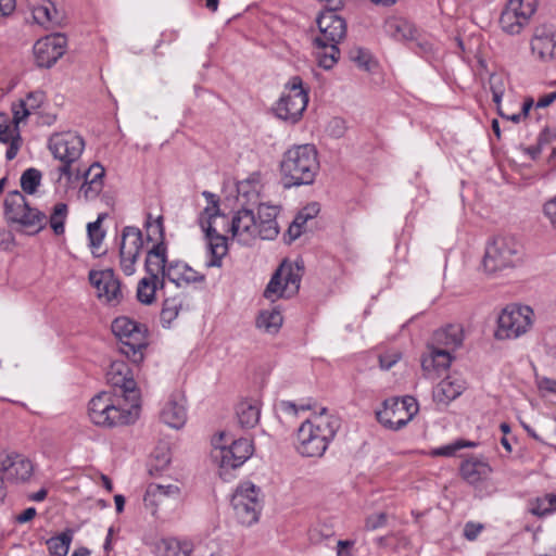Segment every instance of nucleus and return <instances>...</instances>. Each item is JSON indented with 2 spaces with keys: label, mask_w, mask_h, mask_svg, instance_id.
I'll return each mask as SVG.
<instances>
[{
  "label": "nucleus",
  "mask_w": 556,
  "mask_h": 556,
  "mask_svg": "<svg viewBox=\"0 0 556 556\" xmlns=\"http://www.w3.org/2000/svg\"><path fill=\"white\" fill-rule=\"evenodd\" d=\"M260 489L251 482L240 484L231 498L237 520L243 526H252L258 520L262 504Z\"/></svg>",
  "instance_id": "obj_14"
},
{
  "label": "nucleus",
  "mask_w": 556,
  "mask_h": 556,
  "mask_svg": "<svg viewBox=\"0 0 556 556\" xmlns=\"http://www.w3.org/2000/svg\"><path fill=\"white\" fill-rule=\"evenodd\" d=\"M187 419L186 397L182 395L179 401L176 400V430L182 428Z\"/></svg>",
  "instance_id": "obj_52"
},
{
  "label": "nucleus",
  "mask_w": 556,
  "mask_h": 556,
  "mask_svg": "<svg viewBox=\"0 0 556 556\" xmlns=\"http://www.w3.org/2000/svg\"><path fill=\"white\" fill-rule=\"evenodd\" d=\"M42 174L37 168H28L21 176L22 190L28 194H34L40 186Z\"/></svg>",
  "instance_id": "obj_46"
},
{
  "label": "nucleus",
  "mask_w": 556,
  "mask_h": 556,
  "mask_svg": "<svg viewBox=\"0 0 556 556\" xmlns=\"http://www.w3.org/2000/svg\"><path fill=\"white\" fill-rule=\"evenodd\" d=\"M489 84L493 96V101L498 105L505 92V79L502 75L493 74L490 76Z\"/></svg>",
  "instance_id": "obj_49"
},
{
  "label": "nucleus",
  "mask_w": 556,
  "mask_h": 556,
  "mask_svg": "<svg viewBox=\"0 0 556 556\" xmlns=\"http://www.w3.org/2000/svg\"><path fill=\"white\" fill-rule=\"evenodd\" d=\"M160 321L163 328L170 329L174 321V300L167 298L163 301Z\"/></svg>",
  "instance_id": "obj_50"
},
{
  "label": "nucleus",
  "mask_w": 556,
  "mask_h": 556,
  "mask_svg": "<svg viewBox=\"0 0 556 556\" xmlns=\"http://www.w3.org/2000/svg\"><path fill=\"white\" fill-rule=\"evenodd\" d=\"M341 426L340 419L326 414L323 408L318 416L304 421L298 430L296 450L306 457H320Z\"/></svg>",
  "instance_id": "obj_4"
},
{
  "label": "nucleus",
  "mask_w": 556,
  "mask_h": 556,
  "mask_svg": "<svg viewBox=\"0 0 556 556\" xmlns=\"http://www.w3.org/2000/svg\"><path fill=\"white\" fill-rule=\"evenodd\" d=\"M329 9L317 18L319 34L313 39L314 54L317 63L325 70L332 68L340 56L338 45L346 36V23L336 12Z\"/></svg>",
  "instance_id": "obj_2"
},
{
  "label": "nucleus",
  "mask_w": 556,
  "mask_h": 556,
  "mask_svg": "<svg viewBox=\"0 0 556 556\" xmlns=\"http://www.w3.org/2000/svg\"><path fill=\"white\" fill-rule=\"evenodd\" d=\"M376 415L381 425L392 430H399L410 421L406 413L399 407L397 397L386 400L383 408L378 410Z\"/></svg>",
  "instance_id": "obj_27"
},
{
  "label": "nucleus",
  "mask_w": 556,
  "mask_h": 556,
  "mask_svg": "<svg viewBox=\"0 0 556 556\" xmlns=\"http://www.w3.org/2000/svg\"><path fill=\"white\" fill-rule=\"evenodd\" d=\"M483 525L478 522L469 521L464 527V536L468 541H475L483 530Z\"/></svg>",
  "instance_id": "obj_57"
},
{
  "label": "nucleus",
  "mask_w": 556,
  "mask_h": 556,
  "mask_svg": "<svg viewBox=\"0 0 556 556\" xmlns=\"http://www.w3.org/2000/svg\"><path fill=\"white\" fill-rule=\"evenodd\" d=\"M459 471L467 483L478 485L485 481L493 470L489 463L478 458H469L462 463Z\"/></svg>",
  "instance_id": "obj_29"
},
{
  "label": "nucleus",
  "mask_w": 556,
  "mask_h": 556,
  "mask_svg": "<svg viewBox=\"0 0 556 556\" xmlns=\"http://www.w3.org/2000/svg\"><path fill=\"white\" fill-rule=\"evenodd\" d=\"M46 99V93L42 90H35L28 92L25 98L13 102L11 111L15 115L16 122H25L29 115L37 113L45 104Z\"/></svg>",
  "instance_id": "obj_28"
},
{
  "label": "nucleus",
  "mask_w": 556,
  "mask_h": 556,
  "mask_svg": "<svg viewBox=\"0 0 556 556\" xmlns=\"http://www.w3.org/2000/svg\"><path fill=\"white\" fill-rule=\"evenodd\" d=\"M525 249L513 236L495 237L485 248L483 268L488 273H496L514 268L523 261Z\"/></svg>",
  "instance_id": "obj_7"
},
{
  "label": "nucleus",
  "mask_w": 556,
  "mask_h": 556,
  "mask_svg": "<svg viewBox=\"0 0 556 556\" xmlns=\"http://www.w3.org/2000/svg\"><path fill=\"white\" fill-rule=\"evenodd\" d=\"M179 269V277L176 279V287H179L181 282H199L204 280V275L195 271L186 264L176 262V270Z\"/></svg>",
  "instance_id": "obj_48"
},
{
  "label": "nucleus",
  "mask_w": 556,
  "mask_h": 556,
  "mask_svg": "<svg viewBox=\"0 0 556 556\" xmlns=\"http://www.w3.org/2000/svg\"><path fill=\"white\" fill-rule=\"evenodd\" d=\"M194 543L192 540L181 538L176 540V556H192Z\"/></svg>",
  "instance_id": "obj_53"
},
{
  "label": "nucleus",
  "mask_w": 556,
  "mask_h": 556,
  "mask_svg": "<svg viewBox=\"0 0 556 556\" xmlns=\"http://www.w3.org/2000/svg\"><path fill=\"white\" fill-rule=\"evenodd\" d=\"M14 245V237L11 232L2 229L0 230V249L8 251L11 250Z\"/></svg>",
  "instance_id": "obj_63"
},
{
  "label": "nucleus",
  "mask_w": 556,
  "mask_h": 556,
  "mask_svg": "<svg viewBox=\"0 0 556 556\" xmlns=\"http://www.w3.org/2000/svg\"><path fill=\"white\" fill-rule=\"evenodd\" d=\"M538 388L541 392L556 394V380L547 377L540 378Z\"/></svg>",
  "instance_id": "obj_61"
},
{
  "label": "nucleus",
  "mask_w": 556,
  "mask_h": 556,
  "mask_svg": "<svg viewBox=\"0 0 556 556\" xmlns=\"http://www.w3.org/2000/svg\"><path fill=\"white\" fill-rule=\"evenodd\" d=\"M320 211L317 202H312L304 206L295 216L289 226L288 233L292 240L298 239L304 231L308 220L315 218Z\"/></svg>",
  "instance_id": "obj_36"
},
{
  "label": "nucleus",
  "mask_w": 556,
  "mask_h": 556,
  "mask_svg": "<svg viewBox=\"0 0 556 556\" xmlns=\"http://www.w3.org/2000/svg\"><path fill=\"white\" fill-rule=\"evenodd\" d=\"M307 408L308 407H305V406L299 407L294 402H291V401H281L278 404V409L281 413H283L286 415H289V416H292V417H295L300 409L304 410V409H307Z\"/></svg>",
  "instance_id": "obj_58"
},
{
  "label": "nucleus",
  "mask_w": 556,
  "mask_h": 556,
  "mask_svg": "<svg viewBox=\"0 0 556 556\" xmlns=\"http://www.w3.org/2000/svg\"><path fill=\"white\" fill-rule=\"evenodd\" d=\"M350 60L361 70L371 72L376 65L370 52L364 48L355 47L349 52Z\"/></svg>",
  "instance_id": "obj_42"
},
{
  "label": "nucleus",
  "mask_w": 556,
  "mask_h": 556,
  "mask_svg": "<svg viewBox=\"0 0 556 556\" xmlns=\"http://www.w3.org/2000/svg\"><path fill=\"white\" fill-rule=\"evenodd\" d=\"M74 538V531L66 529L58 535L47 540L46 545L50 555L52 556H66Z\"/></svg>",
  "instance_id": "obj_38"
},
{
  "label": "nucleus",
  "mask_w": 556,
  "mask_h": 556,
  "mask_svg": "<svg viewBox=\"0 0 556 556\" xmlns=\"http://www.w3.org/2000/svg\"><path fill=\"white\" fill-rule=\"evenodd\" d=\"M301 283L300 267L283 262L269 280L264 296L268 300L291 298L298 293Z\"/></svg>",
  "instance_id": "obj_16"
},
{
  "label": "nucleus",
  "mask_w": 556,
  "mask_h": 556,
  "mask_svg": "<svg viewBox=\"0 0 556 556\" xmlns=\"http://www.w3.org/2000/svg\"><path fill=\"white\" fill-rule=\"evenodd\" d=\"M308 103V93L303 88L300 76H293L286 84V90L275 105V114L278 118L290 124L298 123Z\"/></svg>",
  "instance_id": "obj_11"
},
{
  "label": "nucleus",
  "mask_w": 556,
  "mask_h": 556,
  "mask_svg": "<svg viewBox=\"0 0 556 556\" xmlns=\"http://www.w3.org/2000/svg\"><path fill=\"white\" fill-rule=\"evenodd\" d=\"M141 403L115 392H101L88 405L90 421L104 428L134 424L140 416Z\"/></svg>",
  "instance_id": "obj_1"
},
{
  "label": "nucleus",
  "mask_w": 556,
  "mask_h": 556,
  "mask_svg": "<svg viewBox=\"0 0 556 556\" xmlns=\"http://www.w3.org/2000/svg\"><path fill=\"white\" fill-rule=\"evenodd\" d=\"M104 168L99 164H92L85 173V182L80 188V192L86 199L96 198L103 186Z\"/></svg>",
  "instance_id": "obj_34"
},
{
  "label": "nucleus",
  "mask_w": 556,
  "mask_h": 556,
  "mask_svg": "<svg viewBox=\"0 0 556 556\" xmlns=\"http://www.w3.org/2000/svg\"><path fill=\"white\" fill-rule=\"evenodd\" d=\"M319 160L313 144L293 146L280 162V173L286 188L312 185L319 172Z\"/></svg>",
  "instance_id": "obj_3"
},
{
  "label": "nucleus",
  "mask_w": 556,
  "mask_h": 556,
  "mask_svg": "<svg viewBox=\"0 0 556 556\" xmlns=\"http://www.w3.org/2000/svg\"><path fill=\"white\" fill-rule=\"evenodd\" d=\"M227 434L220 432L213 439V459L219 464L222 469H236L242 466L253 454L251 440L241 438L227 444Z\"/></svg>",
  "instance_id": "obj_12"
},
{
  "label": "nucleus",
  "mask_w": 556,
  "mask_h": 556,
  "mask_svg": "<svg viewBox=\"0 0 556 556\" xmlns=\"http://www.w3.org/2000/svg\"><path fill=\"white\" fill-rule=\"evenodd\" d=\"M68 208L65 203H58L53 206L49 218V225L55 235L64 232V225L67 218Z\"/></svg>",
  "instance_id": "obj_45"
},
{
  "label": "nucleus",
  "mask_w": 556,
  "mask_h": 556,
  "mask_svg": "<svg viewBox=\"0 0 556 556\" xmlns=\"http://www.w3.org/2000/svg\"><path fill=\"white\" fill-rule=\"evenodd\" d=\"M210 198L211 206H207L200 217V226L205 233L207 252L211 258L206 262V267H220L223 258L228 253L227 237L222 231L229 232V219L226 215L219 213L217 200L210 192L203 193Z\"/></svg>",
  "instance_id": "obj_5"
},
{
  "label": "nucleus",
  "mask_w": 556,
  "mask_h": 556,
  "mask_svg": "<svg viewBox=\"0 0 556 556\" xmlns=\"http://www.w3.org/2000/svg\"><path fill=\"white\" fill-rule=\"evenodd\" d=\"M23 122H16L15 115L12 117L8 113H0V141L9 144L5 157L13 160L22 146V138L20 134V124Z\"/></svg>",
  "instance_id": "obj_25"
},
{
  "label": "nucleus",
  "mask_w": 556,
  "mask_h": 556,
  "mask_svg": "<svg viewBox=\"0 0 556 556\" xmlns=\"http://www.w3.org/2000/svg\"><path fill=\"white\" fill-rule=\"evenodd\" d=\"M538 8V0H508L500 17L502 29L518 35L529 24Z\"/></svg>",
  "instance_id": "obj_15"
},
{
  "label": "nucleus",
  "mask_w": 556,
  "mask_h": 556,
  "mask_svg": "<svg viewBox=\"0 0 556 556\" xmlns=\"http://www.w3.org/2000/svg\"><path fill=\"white\" fill-rule=\"evenodd\" d=\"M279 207L276 205L260 204L257 210V230L258 238L263 240H274L279 233L277 215Z\"/></svg>",
  "instance_id": "obj_26"
},
{
  "label": "nucleus",
  "mask_w": 556,
  "mask_h": 556,
  "mask_svg": "<svg viewBox=\"0 0 556 556\" xmlns=\"http://www.w3.org/2000/svg\"><path fill=\"white\" fill-rule=\"evenodd\" d=\"M144 225L148 241H152L154 243L163 242L164 235L162 217L153 218L151 215H148Z\"/></svg>",
  "instance_id": "obj_47"
},
{
  "label": "nucleus",
  "mask_w": 556,
  "mask_h": 556,
  "mask_svg": "<svg viewBox=\"0 0 556 556\" xmlns=\"http://www.w3.org/2000/svg\"><path fill=\"white\" fill-rule=\"evenodd\" d=\"M530 513L536 517H545L556 513V494L546 493L530 501Z\"/></svg>",
  "instance_id": "obj_39"
},
{
  "label": "nucleus",
  "mask_w": 556,
  "mask_h": 556,
  "mask_svg": "<svg viewBox=\"0 0 556 556\" xmlns=\"http://www.w3.org/2000/svg\"><path fill=\"white\" fill-rule=\"evenodd\" d=\"M142 247V232L139 228L127 226L122 230L119 267L126 276H131L136 273V264Z\"/></svg>",
  "instance_id": "obj_18"
},
{
  "label": "nucleus",
  "mask_w": 556,
  "mask_h": 556,
  "mask_svg": "<svg viewBox=\"0 0 556 556\" xmlns=\"http://www.w3.org/2000/svg\"><path fill=\"white\" fill-rule=\"evenodd\" d=\"M106 380L111 386L118 389L116 392L119 395L128 397L129 401L141 403L137 383L134 380L130 368L125 362H112L106 371Z\"/></svg>",
  "instance_id": "obj_21"
},
{
  "label": "nucleus",
  "mask_w": 556,
  "mask_h": 556,
  "mask_svg": "<svg viewBox=\"0 0 556 556\" xmlns=\"http://www.w3.org/2000/svg\"><path fill=\"white\" fill-rule=\"evenodd\" d=\"M556 139V130L545 127L538 137V144L544 148Z\"/></svg>",
  "instance_id": "obj_60"
},
{
  "label": "nucleus",
  "mask_w": 556,
  "mask_h": 556,
  "mask_svg": "<svg viewBox=\"0 0 556 556\" xmlns=\"http://www.w3.org/2000/svg\"><path fill=\"white\" fill-rule=\"evenodd\" d=\"M237 417L242 428H254L261 417V402L257 399H244L237 405Z\"/></svg>",
  "instance_id": "obj_33"
},
{
  "label": "nucleus",
  "mask_w": 556,
  "mask_h": 556,
  "mask_svg": "<svg viewBox=\"0 0 556 556\" xmlns=\"http://www.w3.org/2000/svg\"><path fill=\"white\" fill-rule=\"evenodd\" d=\"M429 355L424 356L421 359L422 370L431 376L432 372H440L450 367L452 363L451 352L437 345L429 346Z\"/></svg>",
  "instance_id": "obj_31"
},
{
  "label": "nucleus",
  "mask_w": 556,
  "mask_h": 556,
  "mask_svg": "<svg viewBox=\"0 0 556 556\" xmlns=\"http://www.w3.org/2000/svg\"><path fill=\"white\" fill-rule=\"evenodd\" d=\"M4 215L8 222L20 225L27 235L40 232L48 224L46 214L31 207L20 191L7 195Z\"/></svg>",
  "instance_id": "obj_10"
},
{
  "label": "nucleus",
  "mask_w": 556,
  "mask_h": 556,
  "mask_svg": "<svg viewBox=\"0 0 556 556\" xmlns=\"http://www.w3.org/2000/svg\"><path fill=\"white\" fill-rule=\"evenodd\" d=\"M387 523L386 513H377L368 516L365 521V528L367 530H376L383 527Z\"/></svg>",
  "instance_id": "obj_54"
},
{
  "label": "nucleus",
  "mask_w": 556,
  "mask_h": 556,
  "mask_svg": "<svg viewBox=\"0 0 556 556\" xmlns=\"http://www.w3.org/2000/svg\"><path fill=\"white\" fill-rule=\"evenodd\" d=\"M89 281L96 289L97 298L111 305L118 304L123 299L121 282L113 269L90 270Z\"/></svg>",
  "instance_id": "obj_19"
},
{
  "label": "nucleus",
  "mask_w": 556,
  "mask_h": 556,
  "mask_svg": "<svg viewBox=\"0 0 556 556\" xmlns=\"http://www.w3.org/2000/svg\"><path fill=\"white\" fill-rule=\"evenodd\" d=\"M477 443L473 441L465 440V439H458L450 444L433 448L431 451L432 456H444V457H452L455 456L458 451L466 447H476Z\"/></svg>",
  "instance_id": "obj_43"
},
{
  "label": "nucleus",
  "mask_w": 556,
  "mask_h": 556,
  "mask_svg": "<svg viewBox=\"0 0 556 556\" xmlns=\"http://www.w3.org/2000/svg\"><path fill=\"white\" fill-rule=\"evenodd\" d=\"M228 231L239 243L251 244L258 238L257 222L253 211L247 207L237 211L231 217Z\"/></svg>",
  "instance_id": "obj_22"
},
{
  "label": "nucleus",
  "mask_w": 556,
  "mask_h": 556,
  "mask_svg": "<svg viewBox=\"0 0 556 556\" xmlns=\"http://www.w3.org/2000/svg\"><path fill=\"white\" fill-rule=\"evenodd\" d=\"M282 321L283 318L280 311L273 308L261 312L256 319V325L268 333H276L282 326Z\"/></svg>",
  "instance_id": "obj_40"
},
{
  "label": "nucleus",
  "mask_w": 556,
  "mask_h": 556,
  "mask_svg": "<svg viewBox=\"0 0 556 556\" xmlns=\"http://www.w3.org/2000/svg\"><path fill=\"white\" fill-rule=\"evenodd\" d=\"M354 545V541L340 540L337 544V556H351L350 548Z\"/></svg>",
  "instance_id": "obj_64"
},
{
  "label": "nucleus",
  "mask_w": 556,
  "mask_h": 556,
  "mask_svg": "<svg viewBox=\"0 0 556 556\" xmlns=\"http://www.w3.org/2000/svg\"><path fill=\"white\" fill-rule=\"evenodd\" d=\"M384 33L395 40H413L416 29L412 23L402 17H389L383 25Z\"/></svg>",
  "instance_id": "obj_35"
},
{
  "label": "nucleus",
  "mask_w": 556,
  "mask_h": 556,
  "mask_svg": "<svg viewBox=\"0 0 556 556\" xmlns=\"http://www.w3.org/2000/svg\"><path fill=\"white\" fill-rule=\"evenodd\" d=\"M146 269L152 278L159 279L161 277V287H163L166 278L174 281L170 277L172 265L167 266V249L163 242L153 243L152 248L148 250Z\"/></svg>",
  "instance_id": "obj_24"
},
{
  "label": "nucleus",
  "mask_w": 556,
  "mask_h": 556,
  "mask_svg": "<svg viewBox=\"0 0 556 556\" xmlns=\"http://www.w3.org/2000/svg\"><path fill=\"white\" fill-rule=\"evenodd\" d=\"M31 14L34 22L47 29L59 24L56 8L54 3L49 0H45L42 3L35 5L31 9Z\"/></svg>",
  "instance_id": "obj_37"
},
{
  "label": "nucleus",
  "mask_w": 556,
  "mask_h": 556,
  "mask_svg": "<svg viewBox=\"0 0 556 556\" xmlns=\"http://www.w3.org/2000/svg\"><path fill=\"white\" fill-rule=\"evenodd\" d=\"M102 217L99 216L93 223H89L87 226L89 247L92 254L99 255V250L105 237V232L101 227Z\"/></svg>",
  "instance_id": "obj_41"
},
{
  "label": "nucleus",
  "mask_w": 556,
  "mask_h": 556,
  "mask_svg": "<svg viewBox=\"0 0 556 556\" xmlns=\"http://www.w3.org/2000/svg\"><path fill=\"white\" fill-rule=\"evenodd\" d=\"M159 279L142 278L137 287V299L142 304H151L155 299L156 281Z\"/></svg>",
  "instance_id": "obj_44"
},
{
  "label": "nucleus",
  "mask_w": 556,
  "mask_h": 556,
  "mask_svg": "<svg viewBox=\"0 0 556 556\" xmlns=\"http://www.w3.org/2000/svg\"><path fill=\"white\" fill-rule=\"evenodd\" d=\"M112 331L123 354L134 363L143 361L148 346V329L144 325L127 316H119L112 323Z\"/></svg>",
  "instance_id": "obj_8"
},
{
  "label": "nucleus",
  "mask_w": 556,
  "mask_h": 556,
  "mask_svg": "<svg viewBox=\"0 0 556 556\" xmlns=\"http://www.w3.org/2000/svg\"><path fill=\"white\" fill-rule=\"evenodd\" d=\"M34 471V462L23 454L10 452L0 455L1 484L3 482L16 485L25 484L30 481Z\"/></svg>",
  "instance_id": "obj_17"
},
{
  "label": "nucleus",
  "mask_w": 556,
  "mask_h": 556,
  "mask_svg": "<svg viewBox=\"0 0 556 556\" xmlns=\"http://www.w3.org/2000/svg\"><path fill=\"white\" fill-rule=\"evenodd\" d=\"M533 311L529 306L508 305L498 316L496 337L515 339L526 333L532 324Z\"/></svg>",
  "instance_id": "obj_13"
},
{
  "label": "nucleus",
  "mask_w": 556,
  "mask_h": 556,
  "mask_svg": "<svg viewBox=\"0 0 556 556\" xmlns=\"http://www.w3.org/2000/svg\"><path fill=\"white\" fill-rule=\"evenodd\" d=\"M463 340L464 333L459 325H448L433 333V345L446 349L450 352L460 346Z\"/></svg>",
  "instance_id": "obj_32"
},
{
  "label": "nucleus",
  "mask_w": 556,
  "mask_h": 556,
  "mask_svg": "<svg viewBox=\"0 0 556 556\" xmlns=\"http://www.w3.org/2000/svg\"><path fill=\"white\" fill-rule=\"evenodd\" d=\"M543 211L545 216L556 227V197L544 204Z\"/></svg>",
  "instance_id": "obj_62"
},
{
  "label": "nucleus",
  "mask_w": 556,
  "mask_h": 556,
  "mask_svg": "<svg viewBox=\"0 0 556 556\" xmlns=\"http://www.w3.org/2000/svg\"><path fill=\"white\" fill-rule=\"evenodd\" d=\"M66 46V37L59 33L38 39L33 48L36 64L51 67L65 53Z\"/></svg>",
  "instance_id": "obj_20"
},
{
  "label": "nucleus",
  "mask_w": 556,
  "mask_h": 556,
  "mask_svg": "<svg viewBox=\"0 0 556 556\" xmlns=\"http://www.w3.org/2000/svg\"><path fill=\"white\" fill-rule=\"evenodd\" d=\"M465 390V382L457 377L448 376L441 380L433 389V400L443 405L458 397Z\"/></svg>",
  "instance_id": "obj_30"
},
{
  "label": "nucleus",
  "mask_w": 556,
  "mask_h": 556,
  "mask_svg": "<svg viewBox=\"0 0 556 556\" xmlns=\"http://www.w3.org/2000/svg\"><path fill=\"white\" fill-rule=\"evenodd\" d=\"M401 358V354L397 352L386 353L379 356V365L383 370L392 368Z\"/></svg>",
  "instance_id": "obj_56"
},
{
  "label": "nucleus",
  "mask_w": 556,
  "mask_h": 556,
  "mask_svg": "<svg viewBox=\"0 0 556 556\" xmlns=\"http://www.w3.org/2000/svg\"><path fill=\"white\" fill-rule=\"evenodd\" d=\"M151 475L162 481L151 482L146 490L143 502L154 517L157 518L159 509L168 503L174 493L173 484L170 483L174 468L172 467L170 456L155 455V462L150 470Z\"/></svg>",
  "instance_id": "obj_9"
},
{
  "label": "nucleus",
  "mask_w": 556,
  "mask_h": 556,
  "mask_svg": "<svg viewBox=\"0 0 556 556\" xmlns=\"http://www.w3.org/2000/svg\"><path fill=\"white\" fill-rule=\"evenodd\" d=\"M532 55L541 62L556 58V29L552 26H539L530 40Z\"/></svg>",
  "instance_id": "obj_23"
},
{
  "label": "nucleus",
  "mask_w": 556,
  "mask_h": 556,
  "mask_svg": "<svg viewBox=\"0 0 556 556\" xmlns=\"http://www.w3.org/2000/svg\"><path fill=\"white\" fill-rule=\"evenodd\" d=\"M49 150L52 155L63 164L56 169V184L59 188L67 190L78 179L79 172L72 168L85 149L84 139L72 131L54 134L49 139Z\"/></svg>",
  "instance_id": "obj_6"
},
{
  "label": "nucleus",
  "mask_w": 556,
  "mask_h": 556,
  "mask_svg": "<svg viewBox=\"0 0 556 556\" xmlns=\"http://www.w3.org/2000/svg\"><path fill=\"white\" fill-rule=\"evenodd\" d=\"M399 407L406 413L410 420L418 412V403L416 399L409 395L399 399Z\"/></svg>",
  "instance_id": "obj_51"
},
{
  "label": "nucleus",
  "mask_w": 556,
  "mask_h": 556,
  "mask_svg": "<svg viewBox=\"0 0 556 556\" xmlns=\"http://www.w3.org/2000/svg\"><path fill=\"white\" fill-rule=\"evenodd\" d=\"M160 420L167 427H174V402L167 401L160 412Z\"/></svg>",
  "instance_id": "obj_55"
},
{
  "label": "nucleus",
  "mask_w": 556,
  "mask_h": 556,
  "mask_svg": "<svg viewBox=\"0 0 556 556\" xmlns=\"http://www.w3.org/2000/svg\"><path fill=\"white\" fill-rule=\"evenodd\" d=\"M172 539H161L155 545L156 556H174Z\"/></svg>",
  "instance_id": "obj_59"
}]
</instances>
